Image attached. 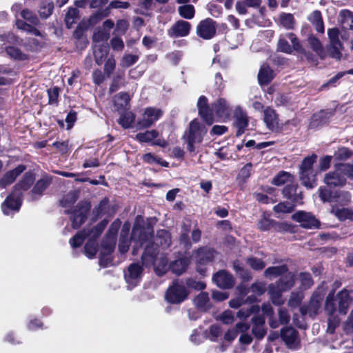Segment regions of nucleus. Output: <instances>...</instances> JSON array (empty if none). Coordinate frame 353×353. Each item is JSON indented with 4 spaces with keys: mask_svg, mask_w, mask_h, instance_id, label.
Here are the masks:
<instances>
[{
    "mask_svg": "<svg viewBox=\"0 0 353 353\" xmlns=\"http://www.w3.org/2000/svg\"><path fill=\"white\" fill-rule=\"evenodd\" d=\"M25 170V165H19L14 169L7 172L0 180V187L5 188L10 185Z\"/></svg>",
    "mask_w": 353,
    "mask_h": 353,
    "instance_id": "nucleus-21",
    "label": "nucleus"
},
{
    "mask_svg": "<svg viewBox=\"0 0 353 353\" xmlns=\"http://www.w3.org/2000/svg\"><path fill=\"white\" fill-rule=\"evenodd\" d=\"M209 296L207 292H201L194 300V303L199 310H205L209 307Z\"/></svg>",
    "mask_w": 353,
    "mask_h": 353,
    "instance_id": "nucleus-42",
    "label": "nucleus"
},
{
    "mask_svg": "<svg viewBox=\"0 0 353 353\" xmlns=\"http://www.w3.org/2000/svg\"><path fill=\"white\" fill-rule=\"evenodd\" d=\"M297 185L290 183V185H287L283 190V194L285 197L292 200L295 203H299L303 199L302 193H297Z\"/></svg>",
    "mask_w": 353,
    "mask_h": 353,
    "instance_id": "nucleus-30",
    "label": "nucleus"
},
{
    "mask_svg": "<svg viewBox=\"0 0 353 353\" xmlns=\"http://www.w3.org/2000/svg\"><path fill=\"white\" fill-rule=\"evenodd\" d=\"M279 22L288 30L293 29L295 23L293 15L289 13H282L279 17Z\"/></svg>",
    "mask_w": 353,
    "mask_h": 353,
    "instance_id": "nucleus-45",
    "label": "nucleus"
},
{
    "mask_svg": "<svg viewBox=\"0 0 353 353\" xmlns=\"http://www.w3.org/2000/svg\"><path fill=\"white\" fill-rule=\"evenodd\" d=\"M78 194L75 191L69 192L61 200V205L64 207H69L77 200Z\"/></svg>",
    "mask_w": 353,
    "mask_h": 353,
    "instance_id": "nucleus-53",
    "label": "nucleus"
},
{
    "mask_svg": "<svg viewBox=\"0 0 353 353\" xmlns=\"http://www.w3.org/2000/svg\"><path fill=\"white\" fill-rule=\"evenodd\" d=\"M340 23L345 30H353V12L342 10L339 13Z\"/></svg>",
    "mask_w": 353,
    "mask_h": 353,
    "instance_id": "nucleus-34",
    "label": "nucleus"
},
{
    "mask_svg": "<svg viewBox=\"0 0 353 353\" xmlns=\"http://www.w3.org/2000/svg\"><path fill=\"white\" fill-rule=\"evenodd\" d=\"M79 17V10L74 8H69L65 18L66 26L70 28L72 25L76 22Z\"/></svg>",
    "mask_w": 353,
    "mask_h": 353,
    "instance_id": "nucleus-51",
    "label": "nucleus"
},
{
    "mask_svg": "<svg viewBox=\"0 0 353 353\" xmlns=\"http://www.w3.org/2000/svg\"><path fill=\"white\" fill-rule=\"evenodd\" d=\"M281 336L288 345H293L297 339V332L292 327H286L281 330Z\"/></svg>",
    "mask_w": 353,
    "mask_h": 353,
    "instance_id": "nucleus-35",
    "label": "nucleus"
},
{
    "mask_svg": "<svg viewBox=\"0 0 353 353\" xmlns=\"http://www.w3.org/2000/svg\"><path fill=\"white\" fill-rule=\"evenodd\" d=\"M212 280L218 287L223 289L231 288L234 285V277L225 270H220L215 273Z\"/></svg>",
    "mask_w": 353,
    "mask_h": 353,
    "instance_id": "nucleus-18",
    "label": "nucleus"
},
{
    "mask_svg": "<svg viewBox=\"0 0 353 353\" xmlns=\"http://www.w3.org/2000/svg\"><path fill=\"white\" fill-rule=\"evenodd\" d=\"M273 210L276 213L278 214L290 213L293 210V205L290 203L282 202L275 205Z\"/></svg>",
    "mask_w": 353,
    "mask_h": 353,
    "instance_id": "nucleus-59",
    "label": "nucleus"
},
{
    "mask_svg": "<svg viewBox=\"0 0 353 353\" xmlns=\"http://www.w3.org/2000/svg\"><path fill=\"white\" fill-rule=\"evenodd\" d=\"M157 254L158 250L156 248H152L151 250L148 245L142 254V263L145 266L154 265L157 274L161 276L168 270V259L163 256L157 259Z\"/></svg>",
    "mask_w": 353,
    "mask_h": 353,
    "instance_id": "nucleus-4",
    "label": "nucleus"
},
{
    "mask_svg": "<svg viewBox=\"0 0 353 353\" xmlns=\"http://www.w3.org/2000/svg\"><path fill=\"white\" fill-rule=\"evenodd\" d=\"M143 218L141 216H137L132 231L131 239L136 241L140 246L148 245L151 249L160 246L163 249L168 248L171 244L170 234L165 230L158 231L154 241H153V230L148 226L146 228L142 226Z\"/></svg>",
    "mask_w": 353,
    "mask_h": 353,
    "instance_id": "nucleus-1",
    "label": "nucleus"
},
{
    "mask_svg": "<svg viewBox=\"0 0 353 353\" xmlns=\"http://www.w3.org/2000/svg\"><path fill=\"white\" fill-rule=\"evenodd\" d=\"M316 171L299 172V179L301 184L308 189H312L316 185Z\"/></svg>",
    "mask_w": 353,
    "mask_h": 353,
    "instance_id": "nucleus-27",
    "label": "nucleus"
},
{
    "mask_svg": "<svg viewBox=\"0 0 353 353\" xmlns=\"http://www.w3.org/2000/svg\"><path fill=\"white\" fill-rule=\"evenodd\" d=\"M7 54L12 59L17 60H26L28 56L22 52L18 48L9 46L6 48Z\"/></svg>",
    "mask_w": 353,
    "mask_h": 353,
    "instance_id": "nucleus-46",
    "label": "nucleus"
},
{
    "mask_svg": "<svg viewBox=\"0 0 353 353\" xmlns=\"http://www.w3.org/2000/svg\"><path fill=\"white\" fill-rule=\"evenodd\" d=\"M339 34L340 32L337 28H329L327 30V35L331 45H335L336 46H341V42L339 38Z\"/></svg>",
    "mask_w": 353,
    "mask_h": 353,
    "instance_id": "nucleus-55",
    "label": "nucleus"
},
{
    "mask_svg": "<svg viewBox=\"0 0 353 353\" xmlns=\"http://www.w3.org/2000/svg\"><path fill=\"white\" fill-rule=\"evenodd\" d=\"M191 24L183 20L176 21L168 30V34L170 37H184L189 34L191 30Z\"/></svg>",
    "mask_w": 353,
    "mask_h": 353,
    "instance_id": "nucleus-16",
    "label": "nucleus"
},
{
    "mask_svg": "<svg viewBox=\"0 0 353 353\" xmlns=\"http://www.w3.org/2000/svg\"><path fill=\"white\" fill-rule=\"evenodd\" d=\"M294 180L293 176L289 172L281 171L276 175L273 180L272 183L275 185H282L286 183H292Z\"/></svg>",
    "mask_w": 353,
    "mask_h": 353,
    "instance_id": "nucleus-40",
    "label": "nucleus"
},
{
    "mask_svg": "<svg viewBox=\"0 0 353 353\" xmlns=\"http://www.w3.org/2000/svg\"><path fill=\"white\" fill-rule=\"evenodd\" d=\"M162 111L156 108L149 107L144 110V112L138 120L137 125L141 128H150L162 116Z\"/></svg>",
    "mask_w": 353,
    "mask_h": 353,
    "instance_id": "nucleus-7",
    "label": "nucleus"
},
{
    "mask_svg": "<svg viewBox=\"0 0 353 353\" xmlns=\"http://www.w3.org/2000/svg\"><path fill=\"white\" fill-rule=\"evenodd\" d=\"M252 163H249L245 165L241 170H240L238 176H237V181L240 183H244L246 182L248 179L251 175V169H252Z\"/></svg>",
    "mask_w": 353,
    "mask_h": 353,
    "instance_id": "nucleus-48",
    "label": "nucleus"
},
{
    "mask_svg": "<svg viewBox=\"0 0 353 353\" xmlns=\"http://www.w3.org/2000/svg\"><path fill=\"white\" fill-rule=\"evenodd\" d=\"M273 78L274 72L270 66L266 64L262 65L258 74L259 83L261 85H267Z\"/></svg>",
    "mask_w": 353,
    "mask_h": 353,
    "instance_id": "nucleus-29",
    "label": "nucleus"
},
{
    "mask_svg": "<svg viewBox=\"0 0 353 353\" xmlns=\"http://www.w3.org/2000/svg\"><path fill=\"white\" fill-rule=\"evenodd\" d=\"M288 269L286 265L279 266H272L268 268L264 272L267 278L272 279L282 275L288 272Z\"/></svg>",
    "mask_w": 353,
    "mask_h": 353,
    "instance_id": "nucleus-37",
    "label": "nucleus"
},
{
    "mask_svg": "<svg viewBox=\"0 0 353 353\" xmlns=\"http://www.w3.org/2000/svg\"><path fill=\"white\" fill-rule=\"evenodd\" d=\"M139 59V57L134 54H125L121 60V65L123 67H130L134 64Z\"/></svg>",
    "mask_w": 353,
    "mask_h": 353,
    "instance_id": "nucleus-64",
    "label": "nucleus"
},
{
    "mask_svg": "<svg viewBox=\"0 0 353 353\" xmlns=\"http://www.w3.org/2000/svg\"><path fill=\"white\" fill-rule=\"evenodd\" d=\"M110 37V33L104 30L96 31L93 34V41L94 44H105Z\"/></svg>",
    "mask_w": 353,
    "mask_h": 353,
    "instance_id": "nucleus-50",
    "label": "nucleus"
},
{
    "mask_svg": "<svg viewBox=\"0 0 353 353\" xmlns=\"http://www.w3.org/2000/svg\"><path fill=\"white\" fill-rule=\"evenodd\" d=\"M338 170H341L345 176L349 178H353V163H339Z\"/></svg>",
    "mask_w": 353,
    "mask_h": 353,
    "instance_id": "nucleus-63",
    "label": "nucleus"
},
{
    "mask_svg": "<svg viewBox=\"0 0 353 353\" xmlns=\"http://www.w3.org/2000/svg\"><path fill=\"white\" fill-rule=\"evenodd\" d=\"M307 20L314 26L318 32H324V24L320 11L314 10L308 17Z\"/></svg>",
    "mask_w": 353,
    "mask_h": 353,
    "instance_id": "nucleus-32",
    "label": "nucleus"
},
{
    "mask_svg": "<svg viewBox=\"0 0 353 353\" xmlns=\"http://www.w3.org/2000/svg\"><path fill=\"white\" fill-rule=\"evenodd\" d=\"M215 252L211 248H202L196 252V262L199 265H205L211 262L214 257Z\"/></svg>",
    "mask_w": 353,
    "mask_h": 353,
    "instance_id": "nucleus-24",
    "label": "nucleus"
},
{
    "mask_svg": "<svg viewBox=\"0 0 353 353\" xmlns=\"http://www.w3.org/2000/svg\"><path fill=\"white\" fill-rule=\"evenodd\" d=\"M233 268L235 272L244 280L249 281L252 279L250 273L245 270L241 263L239 261H235L233 263Z\"/></svg>",
    "mask_w": 353,
    "mask_h": 353,
    "instance_id": "nucleus-52",
    "label": "nucleus"
},
{
    "mask_svg": "<svg viewBox=\"0 0 353 353\" xmlns=\"http://www.w3.org/2000/svg\"><path fill=\"white\" fill-rule=\"evenodd\" d=\"M352 155V152L347 148H339L334 154V157L339 161H345Z\"/></svg>",
    "mask_w": 353,
    "mask_h": 353,
    "instance_id": "nucleus-56",
    "label": "nucleus"
},
{
    "mask_svg": "<svg viewBox=\"0 0 353 353\" xmlns=\"http://www.w3.org/2000/svg\"><path fill=\"white\" fill-rule=\"evenodd\" d=\"M268 292L270 295V299L272 303L276 305H282L284 300L282 299L281 290H279L274 284H271L268 287Z\"/></svg>",
    "mask_w": 353,
    "mask_h": 353,
    "instance_id": "nucleus-39",
    "label": "nucleus"
},
{
    "mask_svg": "<svg viewBox=\"0 0 353 353\" xmlns=\"http://www.w3.org/2000/svg\"><path fill=\"white\" fill-rule=\"evenodd\" d=\"M135 119V115L132 112H125L123 113L118 121V123L125 129L132 126Z\"/></svg>",
    "mask_w": 353,
    "mask_h": 353,
    "instance_id": "nucleus-41",
    "label": "nucleus"
},
{
    "mask_svg": "<svg viewBox=\"0 0 353 353\" xmlns=\"http://www.w3.org/2000/svg\"><path fill=\"white\" fill-rule=\"evenodd\" d=\"M159 133L155 130H148L144 132L138 133L136 135V139L140 142H150L156 139Z\"/></svg>",
    "mask_w": 353,
    "mask_h": 353,
    "instance_id": "nucleus-44",
    "label": "nucleus"
},
{
    "mask_svg": "<svg viewBox=\"0 0 353 353\" xmlns=\"http://www.w3.org/2000/svg\"><path fill=\"white\" fill-rule=\"evenodd\" d=\"M276 288L281 292H285L291 289L294 285V274L288 272L283 276L275 284Z\"/></svg>",
    "mask_w": 353,
    "mask_h": 353,
    "instance_id": "nucleus-26",
    "label": "nucleus"
},
{
    "mask_svg": "<svg viewBox=\"0 0 353 353\" xmlns=\"http://www.w3.org/2000/svg\"><path fill=\"white\" fill-rule=\"evenodd\" d=\"M323 181L330 187H343L346 184L347 180L343 172L338 170L336 165L334 171L325 174Z\"/></svg>",
    "mask_w": 353,
    "mask_h": 353,
    "instance_id": "nucleus-15",
    "label": "nucleus"
},
{
    "mask_svg": "<svg viewBox=\"0 0 353 353\" xmlns=\"http://www.w3.org/2000/svg\"><path fill=\"white\" fill-rule=\"evenodd\" d=\"M234 117L236 127L238 128L236 136L239 137L245 132L248 125V117L246 112L240 106L235 108Z\"/></svg>",
    "mask_w": 353,
    "mask_h": 353,
    "instance_id": "nucleus-19",
    "label": "nucleus"
},
{
    "mask_svg": "<svg viewBox=\"0 0 353 353\" xmlns=\"http://www.w3.org/2000/svg\"><path fill=\"white\" fill-rule=\"evenodd\" d=\"M130 101V95L126 92H120L114 97V105L117 110L125 108Z\"/></svg>",
    "mask_w": 353,
    "mask_h": 353,
    "instance_id": "nucleus-38",
    "label": "nucleus"
},
{
    "mask_svg": "<svg viewBox=\"0 0 353 353\" xmlns=\"http://www.w3.org/2000/svg\"><path fill=\"white\" fill-rule=\"evenodd\" d=\"M89 210L90 205L87 203H80L71 212L70 220L74 228H79L84 223Z\"/></svg>",
    "mask_w": 353,
    "mask_h": 353,
    "instance_id": "nucleus-10",
    "label": "nucleus"
},
{
    "mask_svg": "<svg viewBox=\"0 0 353 353\" xmlns=\"http://www.w3.org/2000/svg\"><path fill=\"white\" fill-rule=\"evenodd\" d=\"M246 263L254 270H261L265 267V263L259 259L250 257L246 259Z\"/></svg>",
    "mask_w": 353,
    "mask_h": 353,
    "instance_id": "nucleus-60",
    "label": "nucleus"
},
{
    "mask_svg": "<svg viewBox=\"0 0 353 353\" xmlns=\"http://www.w3.org/2000/svg\"><path fill=\"white\" fill-rule=\"evenodd\" d=\"M190 260L188 257L180 258L177 260L172 261L170 265L169 268L171 271L177 274L180 275L183 274L187 269L189 265Z\"/></svg>",
    "mask_w": 353,
    "mask_h": 353,
    "instance_id": "nucleus-28",
    "label": "nucleus"
},
{
    "mask_svg": "<svg viewBox=\"0 0 353 353\" xmlns=\"http://www.w3.org/2000/svg\"><path fill=\"white\" fill-rule=\"evenodd\" d=\"M93 52L96 63L100 65L108 55V46L107 44H94Z\"/></svg>",
    "mask_w": 353,
    "mask_h": 353,
    "instance_id": "nucleus-33",
    "label": "nucleus"
},
{
    "mask_svg": "<svg viewBox=\"0 0 353 353\" xmlns=\"http://www.w3.org/2000/svg\"><path fill=\"white\" fill-rule=\"evenodd\" d=\"M85 254L90 259L94 257L97 253V243L94 240H89L84 247Z\"/></svg>",
    "mask_w": 353,
    "mask_h": 353,
    "instance_id": "nucleus-57",
    "label": "nucleus"
},
{
    "mask_svg": "<svg viewBox=\"0 0 353 353\" xmlns=\"http://www.w3.org/2000/svg\"><path fill=\"white\" fill-rule=\"evenodd\" d=\"M334 296V291H332L327 295L325 301V310L330 315H332L335 311Z\"/></svg>",
    "mask_w": 353,
    "mask_h": 353,
    "instance_id": "nucleus-61",
    "label": "nucleus"
},
{
    "mask_svg": "<svg viewBox=\"0 0 353 353\" xmlns=\"http://www.w3.org/2000/svg\"><path fill=\"white\" fill-rule=\"evenodd\" d=\"M261 0H242L235 4V9L239 14L245 15L248 13V8H258L261 4Z\"/></svg>",
    "mask_w": 353,
    "mask_h": 353,
    "instance_id": "nucleus-23",
    "label": "nucleus"
},
{
    "mask_svg": "<svg viewBox=\"0 0 353 353\" xmlns=\"http://www.w3.org/2000/svg\"><path fill=\"white\" fill-rule=\"evenodd\" d=\"M215 22L211 19L201 21L196 27V33L199 37L204 39H210L216 34Z\"/></svg>",
    "mask_w": 353,
    "mask_h": 353,
    "instance_id": "nucleus-12",
    "label": "nucleus"
},
{
    "mask_svg": "<svg viewBox=\"0 0 353 353\" xmlns=\"http://www.w3.org/2000/svg\"><path fill=\"white\" fill-rule=\"evenodd\" d=\"M143 159L145 162L148 163H156L157 164L161 165L163 167H168V163L165 161L161 159V158H157V157L154 156L151 153H148L143 155Z\"/></svg>",
    "mask_w": 353,
    "mask_h": 353,
    "instance_id": "nucleus-58",
    "label": "nucleus"
},
{
    "mask_svg": "<svg viewBox=\"0 0 353 353\" xmlns=\"http://www.w3.org/2000/svg\"><path fill=\"white\" fill-rule=\"evenodd\" d=\"M179 15L186 19H191L194 17V7L191 4L181 6L178 8Z\"/></svg>",
    "mask_w": 353,
    "mask_h": 353,
    "instance_id": "nucleus-43",
    "label": "nucleus"
},
{
    "mask_svg": "<svg viewBox=\"0 0 353 353\" xmlns=\"http://www.w3.org/2000/svg\"><path fill=\"white\" fill-rule=\"evenodd\" d=\"M21 16L24 20L28 21L30 23H28L23 20L17 19L16 21L17 28L35 36L41 37V32L35 28V26H38L39 23V20L37 15L28 9H23L21 12Z\"/></svg>",
    "mask_w": 353,
    "mask_h": 353,
    "instance_id": "nucleus-5",
    "label": "nucleus"
},
{
    "mask_svg": "<svg viewBox=\"0 0 353 353\" xmlns=\"http://www.w3.org/2000/svg\"><path fill=\"white\" fill-rule=\"evenodd\" d=\"M339 312L343 315L346 314L348 308L353 303V289L344 288L337 294Z\"/></svg>",
    "mask_w": 353,
    "mask_h": 353,
    "instance_id": "nucleus-13",
    "label": "nucleus"
},
{
    "mask_svg": "<svg viewBox=\"0 0 353 353\" xmlns=\"http://www.w3.org/2000/svg\"><path fill=\"white\" fill-rule=\"evenodd\" d=\"M303 299V294L301 292H292L288 300V305L291 308L298 307Z\"/></svg>",
    "mask_w": 353,
    "mask_h": 353,
    "instance_id": "nucleus-49",
    "label": "nucleus"
},
{
    "mask_svg": "<svg viewBox=\"0 0 353 353\" xmlns=\"http://www.w3.org/2000/svg\"><path fill=\"white\" fill-rule=\"evenodd\" d=\"M51 182V178L49 176H44L39 180L31 191L33 198L36 199L37 196H41L44 190L50 185Z\"/></svg>",
    "mask_w": 353,
    "mask_h": 353,
    "instance_id": "nucleus-31",
    "label": "nucleus"
},
{
    "mask_svg": "<svg viewBox=\"0 0 353 353\" xmlns=\"http://www.w3.org/2000/svg\"><path fill=\"white\" fill-rule=\"evenodd\" d=\"M143 272L142 266L137 263L130 264L124 273L125 280L128 284V289L135 287L141 281Z\"/></svg>",
    "mask_w": 353,
    "mask_h": 353,
    "instance_id": "nucleus-8",
    "label": "nucleus"
},
{
    "mask_svg": "<svg viewBox=\"0 0 353 353\" xmlns=\"http://www.w3.org/2000/svg\"><path fill=\"white\" fill-rule=\"evenodd\" d=\"M34 181L31 172H26L23 179L14 186L13 192L1 205L3 214L9 215L12 211L17 212L21 205V191L28 190Z\"/></svg>",
    "mask_w": 353,
    "mask_h": 353,
    "instance_id": "nucleus-2",
    "label": "nucleus"
},
{
    "mask_svg": "<svg viewBox=\"0 0 353 353\" xmlns=\"http://www.w3.org/2000/svg\"><path fill=\"white\" fill-rule=\"evenodd\" d=\"M323 296L319 293L315 292L310 299L308 305H303L300 307V312L302 315L308 314L310 316L316 315L321 306V302Z\"/></svg>",
    "mask_w": 353,
    "mask_h": 353,
    "instance_id": "nucleus-17",
    "label": "nucleus"
},
{
    "mask_svg": "<svg viewBox=\"0 0 353 353\" xmlns=\"http://www.w3.org/2000/svg\"><path fill=\"white\" fill-rule=\"evenodd\" d=\"M292 219L300 223L301 226L307 228H318L320 225L319 221L310 213L304 211H299L294 213Z\"/></svg>",
    "mask_w": 353,
    "mask_h": 353,
    "instance_id": "nucleus-9",
    "label": "nucleus"
},
{
    "mask_svg": "<svg viewBox=\"0 0 353 353\" xmlns=\"http://www.w3.org/2000/svg\"><path fill=\"white\" fill-rule=\"evenodd\" d=\"M199 114L202 119L209 125L214 122V111L208 105V100L205 96H201L197 102Z\"/></svg>",
    "mask_w": 353,
    "mask_h": 353,
    "instance_id": "nucleus-11",
    "label": "nucleus"
},
{
    "mask_svg": "<svg viewBox=\"0 0 353 353\" xmlns=\"http://www.w3.org/2000/svg\"><path fill=\"white\" fill-rule=\"evenodd\" d=\"M188 292L186 288L174 282L172 285L170 286L165 294L166 300L171 303H180L183 302L188 296Z\"/></svg>",
    "mask_w": 353,
    "mask_h": 353,
    "instance_id": "nucleus-6",
    "label": "nucleus"
},
{
    "mask_svg": "<svg viewBox=\"0 0 353 353\" xmlns=\"http://www.w3.org/2000/svg\"><path fill=\"white\" fill-rule=\"evenodd\" d=\"M90 233L85 230L78 232L70 240L71 246L74 248H78L81 245L85 237L89 236Z\"/></svg>",
    "mask_w": 353,
    "mask_h": 353,
    "instance_id": "nucleus-47",
    "label": "nucleus"
},
{
    "mask_svg": "<svg viewBox=\"0 0 353 353\" xmlns=\"http://www.w3.org/2000/svg\"><path fill=\"white\" fill-rule=\"evenodd\" d=\"M54 6L52 3H46L42 5L39 10V15L41 18L46 19L51 15Z\"/></svg>",
    "mask_w": 353,
    "mask_h": 353,
    "instance_id": "nucleus-62",
    "label": "nucleus"
},
{
    "mask_svg": "<svg viewBox=\"0 0 353 353\" xmlns=\"http://www.w3.org/2000/svg\"><path fill=\"white\" fill-rule=\"evenodd\" d=\"M215 116L222 119H228L231 114V106L224 98H219L212 103Z\"/></svg>",
    "mask_w": 353,
    "mask_h": 353,
    "instance_id": "nucleus-14",
    "label": "nucleus"
},
{
    "mask_svg": "<svg viewBox=\"0 0 353 353\" xmlns=\"http://www.w3.org/2000/svg\"><path fill=\"white\" fill-rule=\"evenodd\" d=\"M252 322L253 323L252 334L258 339H262L266 334L264 317L262 316H254L252 318Z\"/></svg>",
    "mask_w": 353,
    "mask_h": 353,
    "instance_id": "nucleus-22",
    "label": "nucleus"
},
{
    "mask_svg": "<svg viewBox=\"0 0 353 353\" xmlns=\"http://www.w3.org/2000/svg\"><path fill=\"white\" fill-rule=\"evenodd\" d=\"M206 133L207 128L203 125L201 124L197 119L192 120L183 137L184 141L187 143L188 150L190 152H194L195 145L203 141Z\"/></svg>",
    "mask_w": 353,
    "mask_h": 353,
    "instance_id": "nucleus-3",
    "label": "nucleus"
},
{
    "mask_svg": "<svg viewBox=\"0 0 353 353\" xmlns=\"http://www.w3.org/2000/svg\"><path fill=\"white\" fill-rule=\"evenodd\" d=\"M118 227L119 225L117 224L113 223L110 229V232L113 231L112 233L108 234L103 240L101 246L103 249V254H108L114 250L116 245L115 235L117 232Z\"/></svg>",
    "mask_w": 353,
    "mask_h": 353,
    "instance_id": "nucleus-20",
    "label": "nucleus"
},
{
    "mask_svg": "<svg viewBox=\"0 0 353 353\" xmlns=\"http://www.w3.org/2000/svg\"><path fill=\"white\" fill-rule=\"evenodd\" d=\"M307 41L311 48H312V50L319 56L322 57L323 54V49L320 41L312 35L308 37Z\"/></svg>",
    "mask_w": 353,
    "mask_h": 353,
    "instance_id": "nucleus-54",
    "label": "nucleus"
},
{
    "mask_svg": "<svg viewBox=\"0 0 353 353\" xmlns=\"http://www.w3.org/2000/svg\"><path fill=\"white\" fill-rule=\"evenodd\" d=\"M317 155L312 154L310 156H307L303 159L299 168V172H306L310 171H316L313 165L316 161Z\"/></svg>",
    "mask_w": 353,
    "mask_h": 353,
    "instance_id": "nucleus-36",
    "label": "nucleus"
},
{
    "mask_svg": "<svg viewBox=\"0 0 353 353\" xmlns=\"http://www.w3.org/2000/svg\"><path fill=\"white\" fill-rule=\"evenodd\" d=\"M263 121L269 130H274L279 123L275 110L270 107H267L263 110Z\"/></svg>",
    "mask_w": 353,
    "mask_h": 353,
    "instance_id": "nucleus-25",
    "label": "nucleus"
}]
</instances>
